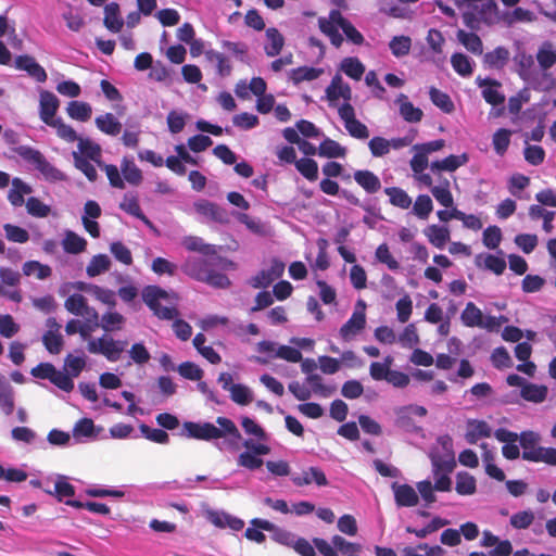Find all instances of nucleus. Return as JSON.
I'll use <instances>...</instances> for the list:
<instances>
[{"mask_svg":"<svg viewBox=\"0 0 556 556\" xmlns=\"http://www.w3.org/2000/svg\"><path fill=\"white\" fill-rule=\"evenodd\" d=\"M306 382L311 386L314 393L323 397H328L336 391L334 387L324 384L323 378L317 374L308 375Z\"/></svg>","mask_w":556,"mask_h":556,"instance_id":"nucleus-53","label":"nucleus"},{"mask_svg":"<svg viewBox=\"0 0 556 556\" xmlns=\"http://www.w3.org/2000/svg\"><path fill=\"white\" fill-rule=\"evenodd\" d=\"M497 86V81L489 79V104H492L494 106L493 114L495 116H500L504 112L505 102V94L498 92L495 89V87Z\"/></svg>","mask_w":556,"mask_h":556,"instance_id":"nucleus-42","label":"nucleus"},{"mask_svg":"<svg viewBox=\"0 0 556 556\" xmlns=\"http://www.w3.org/2000/svg\"><path fill=\"white\" fill-rule=\"evenodd\" d=\"M323 74L321 68H315L309 66H301L298 68H294L290 73V79L295 84H300L304 80H314L318 78Z\"/></svg>","mask_w":556,"mask_h":556,"instance_id":"nucleus-35","label":"nucleus"},{"mask_svg":"<svg viewBox=\"0 0 556 556\" xmlns=\"http://www.w3.org/2000/svg\"><path fill=\"white\" fill-rule=\"evenodd\" d=\"M326 99L330 106H338V100L343 99L344 103H350L352 98V90L348 84H345L341 75L336 74L329 86L325 90Z\"/></svg>","mask_w":556,"mask_h":556,"instance_id":"nucleus-9","label":"nucleus"},{"mask_svg":"<svg viewBox=\"0 0 556 556\" xmlns=\"http://www.w3.org/2000/svg\"><path fill=\"white\" fill-rule=\"evenodd\" d=\"M182 427L186 435L191 439L210 441L224 438V431L211 422L185 421Z\"/></svg>","mask_w":556,"mask_h":556,"instance_id":"nucleus-7","label":"nucleus"},{"mask_svg":"<svg viewBox=\"0 0 556 556\" xmlns=\"http://www.w3.org/2000/svg\"><path fill=\"white\" fill-rule=\"evenodd\" d=\"M77 142L78 151H74L73 153H79V155L94 161L97 165H99V162H101V147L90 139L79 138Z\"/></svg>","mask_w":556,"mask_h":556,"instance_id":"nucleus-27","label":"nucleus"},{"mask_svg":"<svg viewBox=\"0 0 556 556\" xmlns=\"http://www.w3.org/2000/svg\"><path fill=\"white\" fill-rule=\"evenodd\" d=\"M490 16H494L496 21L503 22L506 26H511L516 22H533L535 20L533 12L523 8H516L511 12H501L495 0H489Z\"/></svg>","mask_w":556,"mask_h":556,"instance_id":"nucleus-6","label":"nucleus"},{"mask_svg":"<svg viewBox=\"0 0 556 556\" xmlns=\"http://www.w3.org/2000/svg\"><path fill=\"white\" fill-rule=\"evenodd\" d=\"M139 430L141 434L149 441L159 443V444H167L169 442L168 433L163 429L151 428L146 424H141L139 426Z\"/></svg>","mask_w":556,"mask_h":556,"instance_id":"nucleus-47","label":"nucleus"},{"mask_svg":"<svg viewBox=\"0 0 556 556\" xmlns=\"http://www.w3.org/2000/svg\"><path fill=\"white\" fill-rule=\"evenodd\" d=\"M432 472L434 476V489L440 492H448L452 488V480L448 475L456 466L455 457L452 452L443 455H431Z\"/></svg>","mask_w":556,"mask_h":556,"instance_id":"nucleus-2","label":"nucleus"},{"mask_svg":"<svg viewBox=\"0 0 556 556\" xmlns=\"http://www.w3.org/2000/svg\"><path fill=\"white\" fill-rule=\"evenodd\" d=\"M510 135L511 131L505 128L497 130L493 135V147L498 155H503L506 152L510 143Z\"/></svg>","mask_w":556,"mask_h":556,"instance_id":"nucleus-63","label":"nucleus"},{"mask_svg":"<svg viewBox=\"0 0 556 556\" xmlns=\"http://www.w3.org/2000/svg\"><path fill=\"white\" fill-rule=\"evenodd\" d=\"M489 556H509L513 552L511 543L508 540L498 541V538L489 532Z\"/></svg>","mask_w":556,"mask_h":556,"instance_id":"nucleus-46","label":"nucleus"},{"mask_svg":"<svg viewBox=\"0 0 556 556\" xmlns=\"http://www.w3.org/2000/svg\"><path fill=\"white\" fill-rule=\"evenodd\" d=\"M265 36L267 40L264 46L266 55L270 58L278 55L285 46L283 36L275 27L267 28Z\"/></svg>","mask_w":556,"mask_h":556,"instance_id":"nucleus-19","label":"nucleus"},{"mask_svg":"<svg viewBox=\"0 0 556 556\" xmlns=\"http://www.w3.org/2000/svg\"><path fill=\"white\" fill-rule=\"evenodd\" d=\"M341 70L349 77L359 80L365 72V66L357 58H345L341 63Z\"/></svg>","mask_w":556,"mask_h":556,"instance_id":"nucleus-41","label":"nucleus"},{"mask_svg":"<svg viewBox=\"0 0 556 556\" xmlns=\"http://www.w3.org/2000/svg\"><path fill=\"white\" fill-rule=\"evenodd\" d=\"M384 192L389 195L390 202L394 206L408 208L412 205V198L401 188H386Z\"/></svg>","mask_w":556,"mask_h":556,"instance_id":"nucleus-45","label":"nucleus"},{"mask_svg":"<svg viewBox=\"0 0 556 556\" xmlns=\"http://www.w3.org/2000/svg\"><path fill=\"white\" fill-rule=\"evenodd\" d=\"M296 169L308 180L318 178V164L313 159L303 157L295 162Z\"/></svg>","mask_w":556,"mask_h":556,"instance_id":"nucleus-43","label":"nucleus"},{"mask_svg":"<svg viewBox=\"0 0 556 556\" xmlns=\"http://www.w3.org/2000/svg\"><path fill=\"white\" fill-rule=\"evenodd\" d=\"M345 153L346 150L344 147L329 138L325 139L318 148V154L325 157H343Z\"/></svg>","mask_w":556,"mask_h":556,"instance_id":"nucleus-39","label":"nucleus"},{"mask_svg":"<svg viewBox=\"0 0 556 556\" xmlns=\"http://www.w3.org/2000/svg\"><path fill=\"white\" fill-rule=\"evenodd\" d=\"M60 101L56 96L50 91L42 90L39 97V115L40 119L50 125L55 122L54 115L59 109Z\"/></svg>","mask_w":556,"mask_h":556,"instance_id":"nucleus-11","label":"nucleus"},{"mask_svg":"<svg viewBox=\"0 0 556 556\" xmlns=\"http://www.w3.org/2000/svg\"><path fill=\"white\" fill-rule=\"evenodd\" d=\"M366 326V315L355 309L348 321L341 327L340 336L344 341H350L358 334Z\"/></svg>","mask_w":556,"mask_h":556,"instance_id":"nucleus-14","label":"nucleus"},{"mask_svg":"<svg viewBox=\"0 0 556 556\" xmlns=\"http://www.w3.org/2000/svg\"><path fill=\"white\" fill-rule=\"evenodd\" d=\"M429 241L437 248L443 249L450 240V230L437 225L429 226L426 231Z\"/></svg>","mask_w":556,"mask_h":556,"instance_id":"nucleus-32","label":"nucleus"},{"mask_svg":"<svg viewBox=\"0 0 556 556\" xmlns=\"http://www.w3.org/2000/svg\"><path fill=\"white\" fill-rule=\"evenodd\" d=\"M3 229L5 232L7 239L12 242L25 243L29 239L28 231L22 227H18V226L12 225V224H4Z\"/></svg>","mask_w":556,"mask_h":556,"instance_id":"nucleus-61","label":"nucleus"},{"mask_svg":"<svg viewBox=\"0 0 556 556\" xmlns=\"http://www.w3.org/2000/svg\"><path fill=\"white\" fill-rule=\"evenodd\" d=\"M338 114L350 136L361 140L369 138L367 126L356 119L355 110L350 103H343L339 106Z\"/></svg>","mask_w":556,"mask_h":556,"instance_id":"nucleus-5","label":"nucleus"},{"mask_svg":"<svg viewBox=\"0 0 556 556\" xmlns=\"http://www.w3.org/2000/svg\"><path fill=\"white\" fill-rule=\"evenodd\" d=\"M73 159L76 168L83 172L90 181H94L98 178V173L93 164L88 159L79 155V153H73Z\"/></svg>","mask_w":556,"mask_h":556,"instance_id":"nucleus-57","label":"nucleus"},{"mask_svg":"<svg viewBox=\"0 0 556 556\" xmlns=\"http://www.w3.org/2000/svg\"><path fill=\"white\" fill-rule=\"evenodd\" d=\"M62 247L66 253L79 254L86 250L87 241L72 230H66L62 239Z\"/></svg>","mask_w":556,"mask_h":556,"instance_id":"nucleus-22","label":"nucleus"},{"mask_svg":"<svg viewBox=\"0 0 556 556\" xmlns=\"http://www.w3.org/2000/svg\"><path fill=\"white\" fill-rule=\"evenodd\" d=\"M177 370L181 377L188 380L200 381L203 377V370L192 362L181 363Z\"/></svg>","mask_w":556,"mask_h":556,"instance_id":"nucleus-59","label":"nucleus"},{"mask_svg":"<svg viewBox=\"0 0 556 556\" xmlns=\"http://www.w3.org/2000/svg\"><path fill=\"white\" fill-rule=\"evenodd\" d=\"M467 162L466 154L462 155H450L441 161L432 162L430 165V169L432 173H439L441 170L454 172L459 166L464 165Z\"/></svg>","mask_w":556,"mask_h":556,"instance_id":"nucleus-26","label":"nucleus"},{"mask_svg":"<svg viewBox=\"0 0 556 556\" xmlns=\"http://www.w3.org/2000/svg\"><path fill=\"white\" fill-rule=\"evenodd\" d=\"M49 126L55 128L58 136L67 142L78 141L79 139L75 129L72 126L65 124L61 118L55 119V122Z\"/></svg>","mask_w":556,"mask_h":556,"instance_id":"nucleus-56","label":"nucleus"},{"mask_svg":"<svg viewBox=\"0 0 556 556\" xmlns=\"http://www.w3.org/2000/svg\"><path fill=\"white\" fill-rule=\"evenodd\" d=\"M104 26L112 33H118L124 25V21L119 15V7L112 2L104 8Z\"/></svg>","mask_w":556,"mask_h":556,"instance_id":"nucleus-21","label":"nucleus"},{"mask_svg":"<svg viewBox=\"0 0 556 556\" xmlns=\"http://www.w3.org/2000/svg\"><path fill=\"white\" fill-rule=\"evenodd\" d=\"M126 345V341H115L111 337H102L98 340H90L87 349L91 354H101L110 362H117Z\"/></svg>","mask_w":556,"mask_h":556,"instance_id":"nucleus-4","label":"nucleus"},{"mask_svg":"<svg viewBox=\"0 0 556 556\" xmlns=\"http://www.w3.org/2000/svg\"><path fill=\"white\" fill-rule=\"evenodd\" d=\"M121 170L128 184L138 186L142 181V173L132 160L124 157L121 163Z\"/></svg>","mask_w":556,"mask_h":556,"instance_id":"nucleus-33","label":"nucleus"},{"mask_svg":"<svg viewBox=\"0 0 556 556\" xmlns=\"http://www.w3.org/2000/svg\"><path fill=\"white\" fill-rule=\"evenodd\" d=\"M394 500L397 507H413L418 504V494L409 484L392 483Z\"/></svg>","mask_w":556,"mask_h":556,"instance_id":"nucleus-13","label":"nucleus"},{"mask_svg":"<svg viewBox=\"0 0 556 556\" xmlns=\"http://www.w3.org/2000/svg\"><path fill=\"white\" fill-rule=\"evenodd\" d=\"M431 192L441 205L452 207L454 201L450 191V181L447 179L442 181L439 186L432 187Z\"/></svg>","mask_w":556,"mask_h":556,"instance_id":"nucleus-44","label":"nucleus"},{"mask_svg":"<svg viewBox=\"0 0 556 556\" xmlns=\"http://www.w3.org/2000/svg\"><path fill=\"white\" fill-rule=\"evenodd\" d=\"M14 65L17 70L27 72L29 76L39 83L47 80L45 68L33 56L20 55L15 59Z\"/></svg>","mask_w":556,"mask_h":556,"instance_id":"nucleus-15","label":"nucleus"},{"mask_svg":"<svg viewBox=\"0 0 556 556\" xmlns=\"http://www.w3.org/2000/svg\"><path fill=\"white\" fill-rule=\"evenodd\" d=\"M181 245L190 252H197L205 256L215 253L214 245L205 243L202 238L197 236L184 237L181 240Z\"/></svg>","mask_w":556,"mask_h":556,"instance_id":"nucleus-25","label":"nucleus"},{"mask_svg":"<svg viewBox=\"0 0 556 556\" xmlns=\"http://www.w3.org/2000/svg\"><path fill=\"white\" fill-rule=\"evenodd\" d=\"M251 523L253 528H248L244 532V536L248 540L256 543H263L266 540V536L262 532V530L269 532H273L275 530V525L265 519L255 518L251 521Z\"/></svg>","mask_w":556,"mask_h":556,"instance_id":"nucleus-18","label":"nucleus"},{"mask_svg":"<svg viewBox=\"0 0 556 556\" xmlns=\"http://www.w3.org/2000/svg\"><path fill=\"white\" fill-rule=\"evenodd\" d=\"M23 274L27 277L48 278L51 276V268L37 261H28L23 265Z\"/></svg>","mask_w":556,"mask_h":556,"instance_id":"nucleus-48","label":"nucleus"},{"mask_svg":"<svg viewBox=\"0 0 556 556\" xmlns=\"http://www.w3.org/2000/svg\"><path fill=\"white\" fill-rule=\"evenodd\" d=\"M66 112L73 119L87 122L91 117L92 108L89 103L84 101H71L67 104Z\"/></svg>","mask_w":556,"mask_h":556,"instance_id":"nucleus-29","label":"nucleus"},{"mask_svg":"<svg viewBox=\"0 0 556 556\" xmlns=\"http://www.w3.org/2000/svg\"><path fill=\"white\" fill-rule=\"evenodd\" d=\"M230 392V399L239 405H248L252 402L251 390L241 383L232 384Z\"/></svg>","mask_w":556,"mask_h":556,"instance_id":"nucleus-52","label":"nucleus"},{"mask_svg":"<svg viewBox=\"0 0 556 556\" xmlns=\"http://www.w3.org/2000/svg\"><path fill=\"white\" fill-rule=\"evenodd\" d=\"M87 307V300L84 295L75 293L68 296L65 301V308L74 314L79 316V314H84V311Z\"/></svg>","mask_w":556,"mask_h":556,"instance_id":"nucleus-64","label":"nucleus"},{"mask_svg":"<svg viewBox=\"0 0 556 556\" xmlns=\"http://www.w3.org/2000/svg\"><path fill=\"white\" fill-rule=\"evenodd\" d=\"M354 179L368 193H375L381 188L379 177L370 170H356Z\"/></svg>","mask_w":556,"mask_h":556,"instance_id":"nucleus-23","label":"nucleus"},{"mask_svg":"<svg viewBox=\"0 0 556 556\" xmlns=\"http://www.w3.org/2000/svg\"><path fill=\"white\" fill-rule=\"evenodd\" d=\"M42 342L45 348L51 354H59L63 348V337L60 332L48 330L42 336Z\"/></svg>","mask_w":556,"mask_h":556,"instance_id":"nucleus-50","label":"nucleus"},{"mask_svg":"<svg viewBox=\"0 0 556 556\" xmlns=\"http://www.w3.org/2000/svg\"><path fill=\"white\" fill-rule=\"evenodd\" d=\"M396 102L400 106V114L406 122L417 123L421 119L424 115L422 111L415 108L405 94L401 93L397 97Z\"/></svg>","mask_w":556,"mask_h":556,"instance_id":"nucleus-24","label":"nucleus"},{"mask_svg":"<svg viewBox=\"0 0 556 556\" xmlns=\"http://www.w3.org/2000/svg\"><path fill=\"white\" fill-rule=\"evenodd\" d=\"M458 41L465 46V48L472 53H482L483 45L481 39L473 33H467L465 30L457 31Z\"/></svg>","mask_w":556,"mask_h":556,"instance_id":"nucleus-38","label":"nucleus"},{"mask_svg":"<svg viewBox=\"0 0 556 556\" xmlns=\"http://www.w3.org/2000/svg\"><path fill=\"white\" fill-rule=\"evenodd\" d=\"M486 437V422L469 420L467 424L466 439L468 443L475 444L481 438Z\"/></svg>","mask_w":556,"mask_h":556,"instance_id":"nucleus-49","label":"nucleus"},{"mask_svg":"<svg viewBox=\"0 0 556 556\" xmlns=\"http://www.w3.org/2000/svg\"><path fill=\"white\" fill-rule=\"evenodd\" d=\"M43 491L55 497L58 502H64L65 498H71L75 495V486L67 481V478L65 476L59 475L56 477V480L54 482L53 490L51 489H43Z\"/></svg>","mask_w":556,"mask_h":556,"instance_id":"nucleus-17","label":"nucleus"},{"mask_svg":"<svg viewBox=\"0 0 556 556\" xmlns=\"http://www.w3.org/2000/svg\"><path fill=\"white\" fill-rule=\"evenodd\" d=\"M536 60L540 67L544 71L551 68L556 63V52L551 42L546 41L540 47Z\"/></svg>","mask_w":556,"mask_h":556,"instance_id":"nucleus-34","label":"nucleus"},{"mask_svg":"<svg viewBox=\"0 0 556 556\" xmlns=\"http://www.w3.org/2000/svg\"><path fill=\"white\" fill-rule=\"evenodd\" d=\"M111 265V260L105 254H99L91 258L90 263L87 266V274L90 277H96L104 274L109 270Z\"/></svg>","mask_w":556,"mask_h":556,"instance_id":"nucleus-37","label":"nucleus"},{"mask_svg":"<svg viewBox=\"0 0 556 556\" xmlns=\"http://www.w3.org/2000/svg\"><path fill=\"white\" fill-rule=\"evenodd\" d=\"M27 213L35 217H47L51 208L49 205L41 202L38 198L31 197L26 201Z\"/></svg>","mask_w":556,"mask_h":556,"instance_id":"nucleus-60","label":"nucleus"},{"mask_svg":"<svg viewBox=\"0 0 556 556\" xmlns=\"http://www.w3.org/2000/svg\"><path fill=\"white\" fill-rule=\"evenodd\" d=\"M31 192L33 190L30 186L20 178H14L12 180V189L10 190L8 198L13 206H21L24 204V195Z\"/></svg>","mask_w":556,"mask_h":556,"instance_id":"nucleus-30","label":"nucleus"},{"mask_svg":"<svg viewBox=\"0 0 556 556\" xmlns=\"http://www.w3.org/2000/svg\"><path fill=\"white\" fill-rule=\"evenodd\" d=\"M540 435L533 431H523L519 437L520 446L522 448L521 457L525 460L533 462L539 455L542 446H539Z\"/></svg>","mask_w":556,"mask_h":556,"instance_id":"nucleus-12","label":"nucleus"},{"mask_svg":"<svg viewBox=\"0 0 556 556\" xmlns=\"http://www.w3.org/2000/svg\"><path fill=\"white\" fill-rule=\"evenodd\" d=\"M125 318L117 312H109L101 318V327L105 331L119 330L124 324Z\"/></svg>","mask_w":556,"mask_h":556,"instance_id":"nucleus-58","label":"nucleus"},{"mask_svg":"<svg viewBox=\"0 0 556 556\" xmlns=\"http://www.w3.org/2000/svg\"><path fill=\"white\" fill-rule=\"evenodd\" d=\"M433 205L432 200L427 194L418 195L414 206L413 212L416 216L421 219L428 218L429 214L432 212Z\"/></svg>","mask_w":556,"mask_h":556,"instance_id":"nucleus-54","label":"nucleus"},{"mask_svg":"<svg viewBox=\"0 0 556 556\" xmlns=\"http://www.w3.org/2000/svg\"><path fill=\"white\" fill-rule=\"evenodd\" d=\"M395 426L406 432H417L420 428L417 427L413 416L425 417L427 409L419 405H407L400 407L395 410Z\"/></svg>","mask_w":556,"mask_h":556,"instance_id":"nucleus-8","label":"nucleus"},{"mask_svg":"<svg viewBox=\"0 0 556 556\" xmlns=\"http://www.w3.org/2000/svg\"><path fill=\"white\" fill-rule=\"evenodd\" d=\"M429 94H430V99L433 102V104L437 105L438 108H440L445 113H450L454 110V104L446 93L432 87V88H430Z\"/></svg>","mask_w":556,"mask_h":556,"instance_id":"nucleus-55","label":"nucleus"},{"mask_svg":"<svg viewBox=\"0 0 556 556\" xmlns=\"http://www.w3.org/2000/svg\"><path fill=\"white\" fill-rule=\"evenodd\" d=\"M195 212L202 215L206 220L219 224L228 223L226 210L207 200H199L193 204Z\"/></svg>","mask_w":556,"mask_h":556,"instance_id":"nucleus-10","label":"nucleus"},{"mask_svg":"<svg viewBox=\"0 0 556 556\" xmlns=\"http://www.w3.org/2000/svg\"><path fill=\"white\" fill-rule=\"evenodd\" d=\"M97 128L109 136H117L122 130L121 122L112 114L105 113L94 119Z\"/></svg>","mask_w":556,"mask_h":556,"instance_id":"nucleus-20","label":"nucleus"},{"mask_svg":"<svg viewBox=\"0 0 556 556\" xmlns=\"http://www.w3.org/2000/svg\"><path fill=\"white\" fill-rule=\"evenodd\" d=\"M547 388L545 386H538L534 383H526L520 391V395L523 400L541 403L547 396Z\"/></svg>","mask_w":556,"mask_h":556,"instance_id":"nucleus-31","label":"nucleus"},{"mask_svg":"<svg viewBox=\"0 0 556 556\" xmlns=\"http://www.w3.org/2000/svg\"><path fill=\"white\" fill-rule=\"evenodd\" d=\"M14 407L13 388L7 382L0 383V408L7 416H10L14 412Z\"/></svg>","mask_w":556,"mask_h":556,"instance_id":"nucleus-36","label":"nucleus"},{"mask_svg":"<svg viewBox=\"0 0 556 556\" xmlns=\"http://www.w3.org/2000/svg\"><path fill=\"white\" fill-rule=\"evenodd\" d=\"M455 490L460 495H469L476 491V480L468 472H458Z\"/></svg>","mask_w":556,"mask_h":556,"instance_id":"nucleus-51","label":"nucleus"},{"mask_svg":"<svg viewBox=\"0 0 556 556\" xmlns=\"http://www.w3.org/2000/svg\"><path fill=\"white\" fill-rule=\"evenodd\" d=\"M331 543L338 551H340L345 556L354 555V553H358L362 551L361 544L349 542L341 535H333L331 539Z\"/></svg>","mask_w":556,"mask_h":556,"instance_id":"nucleus-62","label":"nucleus"},{"mask_svg":"<svg viewBox=\"0 0 556 556\" xmlns=\"http://www.w3.org/2000/svg\"><path fill=\"white\" fill-rule=\"evenodd\" d=\"M167 299L168 293L157 286H148L142 290L143 302L162 320H172L178 316V311L174 306L161 305L160 301Z\"/></svg>","mask_w":556,"mask_h":556,"instance_id":"nucleus-3","label":"nucleus"},{"mask_svg":"<svg viewBox=\"0 0 556 556\" xmlns=\"http://www.w3.org/2000/svg\"><path fill=\"white\" fill-rule=\"evenodd\" d=\"M318 26L320 31L329 38L331 45L336 48H340L344 40L339 29H342L346 39L356 46H361L365 41L364 36L339 10H331L327 17H319Z\"/></svg>","mask_w":556,"mask_h":556,"instance_id":"nucleus-1","label":"nucleus"},{"mask_svg":"<svg viewBox=\"0 0 556 556\" xmlns=\"http://www.w3.org/2000/svg\"><path fill=\"white\" fill-rule=\"evenodd\" d=\"M119 207L125 211L126 213L139 218L142 220L149 228L154 229L153 224L151 220L142 213L140 205L138 203V200L126 194L123 199V201L119 204Z\"/></svg>","mask_w":556,"mask_h":556,"instance_id":"nucleus-28","label":"nucleus"},{"mask_svg":"<svg viewBox=\"0 0 556 556\" xmlns=\"http://www.w3.org/2000/svg\"><path fill=\"white\" fill-rule=\"evenodd\" d=\"M291 480L296 486L308 485L313 482L318 486L328 485V479L325 472L318 467H309L307 470H304L301 476H293Z\"/></svg>","mask_w":556,"mask_h":556,"instance_id":"nucleus-16","label":"nucleus"},{"mask_svg":"<svg viewBox=\"0 0 556 556\" xmlns=\"http://www.w3.org/2000/svg\"><path fill=\"white\" fill-rule=\"evenodd\" d=\"M389 48L394 56H405L410 51L412 39L408 36H394L389 42Z\"/></svg>","mask_w":556,"mask_h":556,"instance_id":"nucleus-40","label":"nucleus"}]
</instances>
